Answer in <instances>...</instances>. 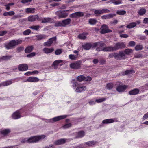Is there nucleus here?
<instances>
[{
	"instance_id": "f257e3e1",
	"label": "nucleus",
	"mask_w": 148,
	"mask_h": 148,
	"mask_svg": "<svg viewBox=\"0 0 148 148\" xmlns=\"http://www.w3.org/2000/svg\"><path fill=\"white\" fill-rule=\"evenodd\" d=\"M22 42V40L20 39L16 40H13L10 41L8 43H5L4 46L6 49H9L14 48L16 45L21 44Z\"/></svg>"
},
{
	"instance_id": "f03ea898",
	"label": "nucleus",
	"mask_w": 148,
	"mask_h": 148,
	"mask_svg": "<svg viewBox=\"0 0 148 148\" xmlns=\"http://www.w3.org/2000/svg\"><path fill=\"white\" fill-rule=\"evenodd\" d=\"M45 136L44 135L37 136L32 137L29 138H27V143H36L44 139Z\"/></svg>"
},
{
	"instance_id": "7ed1b4c3",
	"label": "nucleus",
	"mask_w": 148,
	"mask_h": 148,
	"mask_svg": "<svg viewBox=\"0 0 148 148\" xmlns=\"http://www.w3.org/2000/svg\"><path fill=\"white\" fill-rule=\"evenodd\" d=\"M73 86L74 88H76L75 90V92H76L80 93L85 91L86 89V86H80V84L77 82L74 83Z\"/></svg>"
},
{
	"instance_id": "20e7f679",
	"label": "nucleus",
	"mask_w": 148,
	"mask_h": 148,
	"mask_svg": "<svg viewBox=\"0 0 148 148\" xmlns=\"http://www.w3.org/2000/svg\"><path fill=\"white\" fill-rule=\"evenodd\" d=\"M84 15V13L83 12H78L72 13L70 15V18H77L83 17Z\"/></svg>"
},
{
	"instance_id": "39448f33",
	"label": "nucleus",
	"mask_w": 148,
	"mask_h": 148,
	"mask_svg": "<svg viewBox=\"0 0 148 148\" xmlns=\"http://www.w3.org/2000/svg\"><path fill=\"white\" fill-rule=\"evenodd\" d=\"M126 47L125 44L124 42H118L115 44L114 47V51L117 50L119 49H122L125 47Z\"/></svg>"
},
{
	"instance_id": "423d86ee",
	"label": "nucleus",
	"mask_w": 148,
	"mask_h": 148,
	"mask_svg": "<svg viewBox=\"0 0 148 148\" xmlns=\"http://www.w3.org/2000/svg\"><path fill=\"white\" fill-rule=\"evenodd\" d=\"M81 62L80 61H77L75 63L71 64L70 67L71 68L73 69H78L81 67Z\"/></svg>"
},
{
	"instance_id": "0eeeda50",
	"label": "nucleus",
	"mask_w": 148,
	"mask_h": 148,
	"mask_svg": "<svg viewBox=\"0 0 148 148\" xmlns=\"http://www.w3.org/2000/svg\"><path fill=\"white\" fill-rule=\"evenodd\" d=\"M55 14L58 16L59 19L66 18L68 15V14L65 12L64 11H58L56 12Z\"/></svg>"
},
{
	"instance_id": "6e6552de",
	"label": "nucleus",
	"mask_w": 148,
	"mask_h": 148,
	"mask_svg": "<svg viewBox=\"0 0 148 148\" xmlns=\"http://www.w3.org/2000/svg\"><path fill=\"white\" fill-rule=\"evenodd\" d=\"M125 58V54L123 51H120L119 53H116V59L121 60Z\"/></svg>"
},
{
	"instance_id": "1a4fd4ad",
	"label": "nucleus",
	"mask_w": 148,
	"mask_h": 148,
	"mask_svg": "<svg viewBox=\"0 0 148 148\" xmlns=\"http://www.w3.org/2000/svg\"><path fill=\"white\" fill-rule=\"evenodd\" d=\"M101 28H102V29L100 31V33L102 34L110 32H112L111 30L108 29V26L105 24L103 25Z\"/></svg>"
},
{
	"instance_id": "9d476101",
	"label": "nucleus",
	"mask_w": 148,
	"mask_h": 148,
	"mask_svg": "<svg viewBox=\"0 0 148 148\" xmlns=\"http://www.w3.org/2000/svg\"><path fill=\"white\" fill-rule=\"evenodd\" d=\"M67 116L66 115H63L56 117L51 119L50 120V122L52 123L55 122L60 120L64 119L66 118Z\"/></svg>"
},
{
	"instance_id": "9b49d317",
	"label": "nucleus",
	"mask_w": 148,
	"mask_h": 148,
	"mask_svg": "<svg viewBox=\"0 0 148 148\" xmlns=\"http://www.w3.org/2000/svg\"><path fill=\"white\" fill-rule=\"evenodd\" d=\"M39 17L38 15H31L28 18V20L30 22H34L37 20L39 21Z\"/></svg>"
},
{
	"instance_id": "f8f14e48",
	"label": "nucleus",
	"mask_w": 148,
	"mask_h": 148,
	"mask_svg": "<svg viewBox=\"0 0 148 148\" xmlns=\"http://www.w3.org/2000/svg\"><path fill=\"white\" fill-rule=\"evenodd\" d=\"M56 39V38L53 37L49 39L48 41L45 42L44 43V45L45 46H50L53 41H55Z\"/></svg>"
},
{
	"instance_id": "ddd939ff",
	"label": "nucleus",
	"mask_w": 148,
	"mask_h": 148,
	"mask_svg": "<svg viewBox=\"0 0 148 148\" xmlns=\"http://www.w3.org/2000/svg\"><path fill=\"white\" fill-rule=\"evenodd\" d=\"M28 69L27 65L25 64H20L18 66V69L20 71H25Z\"/></svg>"
},
{
	"instance_id": "4468645a",
	"label": "nucleus",
	"mask_w": 148,
	"mask_h": 148,
	"mask_svg": "<svg viewBox=\"0 0 148 148\" xmlns=\"http://www.w3.org/2000/svg\"><path fill=\"white\" fill-rule=\"evenodd\" d=\"M69 141V140L66 139H61L55 141L54 143L56 145H60L64 144L66 142Z\"/></svg>"
},
{
	"instance_id": "2eb2a0df",
	"label": "nucleus",
	"mask_w": 148,
	"mask_h": 148,
	"mask_svg": "<svg viewBox=\"0 0 148 148\" xmlns=\"http://www.w3.org/2000/svg\"><path fill=\"white\" fill-rule=\"evenodd\" d=\"M39 21H41V23H47L51 22L52 21V19L50 18H39Z\"/></svg>"
},
{
	"instance_id": "dca6fc26",
	"label": "nucleus",
	"mask_w": 148,
	"mask_h": 148,
	"mask_svg": "<svg viewBox=\"0 0 148 148\" xmlns=\"http://www.w3.org/2000/svg\"><path fill=\"white\" fill-rule=\"evenodd\" d=\"M127 88V86L126 85H119L116 88V90L118 92H124Z\"/></svg>"
},
{
	"instance_id": "f3484780",
	"label": "nucleus",
	"mask_w": 148,
	"mask_h": 148,
	"mask_svg": "<svg viewBox=\"0 0 148 148\" xmlns=\"http://www.w3.org/2000/svg\"><path fill=\"white\" fill-rule=\"evenodd\" d=\"M115 15H116L114 14H109L102 16L101 18L103 19H109L112 18Z\"/></svg>"
},
{
	"instance_id": "a211bd4d",
	"label": "nucleus",
	"mask_w": 148,
	"mask_h": 148,
	"mask_svg": "<svg viewBox=\"0 0 148 148\" xmlns=\"http://www.w3.org/2000/svg\"><path fill=\"white\" fill-rule=\"evenodd\" d=\"M39 81V79L37 77H29L25 81L30 82H36Z\"/></svg>"
},
{
	"instance_id": "6ab92c4d",
	"label": "nucleus",
	"mask_w": 148,
	"mask_h": 148,
	"mask_svg": "<svg viewBox=\"0 0 148 148\" xmlns=\"http://www.w3.org/2000/svg\"><path fill=\"white\" fill-rule=\"evenodd\" d=\"M139 90L137 88H135L129 92V94L130 95H135L138 94Z\"/></svg>"
},
{
	"instance_id": "aec40b11",
	"label": "nucleus",
	"mask_w": 148,
	"mask_h": 148,
	"mask_svg": "<svg viewBox=\"0 0 148 148\" xmlns=\"http://www.w3.org/2000/svg\"><path fill=\"white\" fill-rule=\"evenodd\" d=\"M71 20L70 18H67L62 20V24L63 27H66L67 25L70 24Z\"/></svg>"
},
{
	"instance_id": "412c9836",
	"label": "nucleus",
	"mask_w": 148,
	"mask_h": 148,
	"mask_svg": "<svg viewBox=\"0 0 148 148\" xmlns=\"http://www.w3.org/2000/svg\"><path fill=\"white\" fill-rule=\"evenodd\" d=\"M102 51H114V47L111 46L105 47L102 49Z\"/></svg>"
},
{
	"instance_id": "4be33fe9",
	"label": "nucleus",
	"mask_w": 148,
	"mask_h": 148,
	"mask_svg": "<svg viewBox=\"0 0 148 148\" xmlns=\"http://www.w3.org/2000/svg\"><path fill=\"white\" fill-rule=\"evenodd\" d=\"M12 117L13 119H16L20 118L21 116L20 113L18 111H16L14 112L12 115Z\"/></svg>"
},
{
	"instance_id": "5701e85b",
	"label": "nucleus",
	"mask_w": 148,
	"mask_h": 148,
	"mask_svg": "<svg viewBox=\"0 0 148 148\" xmlns=\"http://www.w3.org/2000/svg\"><path fill=\"white\" fill-rule=\"evenodd\" d=\"M54 49L53 48H44L42 50L46 54H48L53 52Z\"/></svg>"
},
{
	"instance_id": "b1692460",
	"label": "nucleus",
	"mask_w": 148,
	"mask_h": 148,
	"mask_svg": "<svg viewBox=\"0 0 148 148\" xmlns=\"http://www.w3.org/2000/svg\"><path fill=\"white\" fill-rule=\"evenodd\" d=\"M63 61L62 60H59L55 61L53 64V65L55 69H57L58 64L62 62Z\"/></svg>"
},
{
	"instance_id": "393cba45",
	"label": "nucleus",
	"mask_w": 148,
	"mask_h": 148,
	"mask_svg": "<svg viewBox=\"0 0 148 148\" xmlns=\"http://www.w3.org/2000/svg\"><path fill=\"white\" fill-rule=\"evenodd\" d=\"M82 47L85 50H89L91 47V43H86L82 45Z\"/></svg>"
},
{
	"instance_id": "a878e982",
	"label": "nucleus",
	"mask_w": 148,
	"mask_h": 148,
	"mask_svg": "<svg viewBox=\"0 0 148 148\" xmlns=\"http://www.w3.org/2000/svg\"><path fill=\"white\" fill-rule=\"evenodd\" d=\"M34 47L32 46H30L27 47L25 50V52L28 53L31 52L33 49Z\"/></svg>"
},
{
	"instance_id": "bb28decb",
	"label": "nucleus",
	"mask_w": 148,
	"mask_h": 148,
	"mask_svg": "<svg viewBox=\"0 0 148 148\" xmlns=\"http://www.w3.org/2000/svg\"><path fill=\"white\" fill-rule=\"evenodd\" d=\"M88 34L86 33H83L80 34L78 35V37L79 39L84 40L86 38V36Z\"/></svg>"
},
{
	"instance_id": "cd10ccee",
	"label": "nucleus",
	"mask_w": 148,
	"mask_h": 148,
	"mask_svg": "<svg viewBox=\"0 0 148 148\" xmlns=\"http://www.w3.org/2000/svg\"><path fill=\"white\" fill-rule=\"evenodd\" d=\"M136 26V22H132L130 23L129 25H128L126 26V27L129 28L131 29L133 28Z\"/></svg>"
},
{
	"instance_id": "c85d7f7f",
	"label": "nucleus",
	"mask_w": 148,
	"mask_h": 148,
	"mask_svg": "<svg viewBox=\"0 0 148 148\" xmlns=\"http://www.w3.org/2000/svg\"><path fill=\"white\" fill-rule=\"evenodd\" d=\"M37 39L38 40H41L46 38L47 36L44 34H39L36 36Z\"/></svg>"
},
{
	"instance_id": "c756f323",
	"label": "nucleus",
	"mask_w": 148,
	"mask_h": 148,
	"mask_svg": "<svg viewBox=\"0 0 148 148\" xmlns=\"http://www.w3.org/2000/svg\"><path fill=\"white\" fill-rule=\"evenodd\" d=\"M114 121L113 119H110L103 120L102 121V123L104 124H107L113 123Z\"/></svg>"
},
{
	"instance_id": "7c9ffc66",
	"label": "nucleus",
	"mask_w": 148,
	"mask_h": 148,
	"mask_svg": "<svg viewBox=\"0 0 148 148\" xmlns=\"http://www.w3.org/2000/svg\"><path fill=\"white\" fill-rule=\"evenodd\" d=\"M146 12V10L143 8H142L140 9L138 12V14L140 16H142L145 14Z\"/></svg>"
},
{
	"instance_id": "2f4dec72",
	"label": "nucleus",
	"mask_w": 148,
	"mask_h": 148,
	"mask_svg": "<svg viewBox=\"0 0 148 148\" xmlns=\"http://www.w3.org/2000/svg\"><path fill=\"white\" fill-rule=\"evenodd\" d=\"M15 14V12L13 11H11L10 12H4L3 14V15L4 16H11L14 15Z\"/></svg>"
},
{
	"instance_id": "473e14b6",
	"label": "nucleus",
	"mask_w": 148,
	"mask_h": 148,
	"mask_svg": "<svg viewBox=\"0 0 148 148\" xmlns=\"http://www.w3.org/2000/svg\"><path fill=\"white\" fill-rule=\"evenodd\" d=\"M35 8H29L26 9V12L27 13H34L35 12Z\"/></svg>"
},
{
	"instance_id": "72a5a7b5",
	"label": "nucleus",
	"mask_w": 148,
	"mask_h": 148,
	"mask_svg": "<svg viewBox=\"0 0 148 148\" xmlns=\"http://www.w3.org/2000/svg\"><path fill=\"white\" fill-rule=\"evenodd\" d=\"M97 143V142L95 141H91L86 142L85 143L88 145V146H91L94 145Z\"/></svg>"
},
{
	"instance_id": "f704fd0d",
	"label": "nucleus",
	"mask_w": 148,
	"mask_h": 148,
	"mask_svg": "<svg viewBox=\"0 0 148 148\" xmlns=\"http://www.w3.org/2000/svg\"><path fill=\"white\" fill-rule=\"evenodd\" d=\"M12 83L11 80H9L2 83L3 86H6L9 85Z\"/></svg>"
},
{
	"instance_id": "c9c22d12",
	"label": "nucleus",
	"mask_w": 148,
	"mask_h": 148,
	"mask_svg": "<svg viewBox=\"0 0 148 148\" xmlns=\"http://www.w3.org/2000/svg\"><path fill=\"white\" fill-rule=\"evenodd\" d=\"M12 57L11 56H5L0 58L1 60H8Z\"/></svg>"
},
{
	"instance_id": "e433bc0d",
	"label": "nucleus",
	"mask_w": 148,
	"mask_h": 148,
	"mask_svg": "<svg viewBox=\"0 0 148 148\" xmlns=\"http://www.w3.org/2000/svg\"><path fill=\"white\" fill-rule=\"evenodd\" d=\"M40 26L39 25H33L29 27V28L33 30L38 31L40 29Z\"/></svg>"
},
{
	"instance_id": "4c0bfd02",
	"label": "nucleus",
	"mask_w": 148,
	"mask_h": 148,
	"mask_svg": "<svg viewBox=\"0 0 148 148\" xmlns=\"http://www.w3.org/2000/svg\"><path fill=\"white\" fill-rule=\"evenodd\" d=\"M54 26L56 27H63L62 21H59L56 22L55 23Z\"/></svg>"
},
{
	"instance_id": "58836bf2",
	"label": "nucleus",
	"mask_w": 148,
	"mask_h": 148,
	"mask_svg": "<svg viewBox=\"0 0 148 148\" xmlns=\"http://www.w3.org/2000/svg\"><path fill=\"white\" fill-rule=\"evenodd\" d=\"M133 52L132 50L131 49H125L124 52V53L126 54L129 55L131 53H132Z\"/></svg>"
},
{
	"instance_id": "ea45409f",
	"label": "nucleus",
	"mask_w": 148,
	"mask_h": 148,
	"mask_svg": "<svg viewBox=\"0 0 148 148\" xmlns=\"http://www.w3.org/2000/svg\"><path fill=\"white\" fill-rule=\"evenodd\" d=\"M97 21L95 19H90L89 20V23L91 25L96 24Z\"/></svg>"
},
{
	"instance_id": "a19ab883",
	"label": "nucleus",
	"mask_w": 148,
	"mask_h": 148,
	"mask_svg": "<svg viewBox=\"0 0 148 148\" xmlns=\"http://www.w3.org/2000/svg\"><path fill=\"white\" fill-rule=\"evenodd\" d=\"M69 58L72 60H76L77 57V56L72 54L69 55Z\"/></svg>"
},
{
	"instance_id": "79ce46f5",
	"label": "nucleus",
	"mask_w": 148,
	"mask_h": 148,
	"mask_svg": "<svg viewBox=\"0 0 148 148\" xmlns=\"http://www.w3.org/2000/svg\"><path fill=\"white\" fill-rule=\"evenodd\" d=\"M10 132V130L9 129H6L1 132V133L4 135H5Z\"/></svg>"
},
{
	"instance_id": "37998d69",
	"label": "nucleus",
	"mask_w": 148,
	"mask_h": 148,
	"mask_svg": "<svg viewBox=\"0 0 148 148\" xmlns=\"http://www.w3.org/2000/svg\"><path fill=\"white\" fill-rule=\"evenodd\" d=\"M76 79L79 82H81L84 80V76L83 75H80L78 76L77 77Z\"/></svg>"
},
{
	"instance_id": "c03bdc74",
	"label": "nucleus",
	"mask_w": 148,
	"mask_h": 148,
	"mask_svg": "<svg viewBox=\"0 0 148 148\" xmlns=\"http://www.w3.org/2000/svg\"><path fill=\"white\" fill-rule=\"evenodd\" d=\"M113 83H108L107 84L106 87L107 89L110 90L113 87Z\"/></svg>"
},
{
	"instance_id": "a18cd8bd",
	"label": "nucleus",
	"mask_w": 148,
	"mask_h": 148,
	"mask_svg": "<svg viewBox=\"0 0 148 148\" xmlns=\"http://www.w3.org/2000/svg\"><path fill=\"white\" fill-rule=\"evenodd\" d=\"M126 13V12L125 10H118L116 12V13L119 15H123Z\"/></svg>"
},
{
	"instance_id": "49530a36",
	"label": "nucleus",
	"mask_w": 148,
	"mask_h": 148,
	"mask_svg": "<svg viewBox=\"0 0 148 148\" xmlns=\"http://www.w3.org/2000/svg\"><path fill=\"white\" fill-rule=\"evenodd\" d=\"M132 73H134L135 72L133 70H126L124 74H123V75H127L128 74H131Z\"/></svg>"
},
{
	"instance_id": "de8ad7c7",
	"label": "nucleus",
	"mask_w": 148,
	"mask_h": 148,
	"mask_svg": "<svg viewBox=\"0 0 148 148\" xmlns=\"http://www.w3.org/2000/svg\"><path fill=\"white\" fill-rule=\"evenodd\" d=\"M143 48V46L141 45H137L135 47V49L136 51L141 50Z\"/></svg>"
},
{
	"instance_id": "09e8293b",
	"label": "nucleus",
	"mask_w": 148,
	"mask_h": 148,
	"mask_svg": "<svg viewBox=\"0 0 148 148\" xmlns=\"http://www.w3.org/2000/svg\"><path fill=\"white\" fill-rule=\"evenodd\" d=\"M94 14L96 16L99 15L100 14H102L101 10H95L94 11Z\"/></svg>"
},
{
	"instance_id": "8fccbe9b",
	"label": "nucleus",
	"mask_w": 148,
	"mask_h": 148,
	"mask_svg": "<svg viewBox=\"0 0 148 148\" xmlns=\"http://www.w3.org/2000/svg\"><path fill=\"white\" fill-rule=\"evenodd\" d=\"M84 135V132L83 131H80L78 134L77 137H82Z\"/></svg>"
},
{
	"instance_id": "3c124183",
	"label": "nucleus",
	"mask_w": 148,
	"mask_h": 148,
	"mask_svg": "<svg viewBox=\"0 0 148 148\" xmlns=\"http://www.w3.org/2000/svg\"><path fill=\"white\" fill-rule=\"evenodd\" d=\"M112 3L115 5H117L121 4L122 2V0H118L117 1H112Z\"/></svg>"
},
{
	"instance_id": "603ef678",
	"label": "nucleus",
	"mask_w": 148,
	"mask_h": 148,
	"mask_svg": "<svg viewBox=\"0 0 148 148\" xmlns=\"http://www.w3.org/2000/svg\"><path fill=\"white\" fill-rule=\"evenodd\" d=\"M31 31L29 29H28L25 30L23 32V34L24 35H29L31 33Z\"/></svg>"
},
{
	"instance_id": "864d4df0",
	"label": "nucleus",
	"mask_w": 148,
	"mask_h": 148,
	"mask_svg": "<svg viewBox=\"0 0 148 148\" xmlns=\"http://www.w3.org/2000/svg\"><path fill=\"white\" fill-rule=\"evenodd\" d=\"M36 55V53L35 52H33L27 55L26 57L28 58H32L34 56H35Z\"/></svg>"
},
{
	"instance_id": "5fc2aeb1",
	"label": "nucleus",
	"mask_w": 148,
	"mask_h": 148,
	"mask_svg": "<svg viewBox=\"0 0 148 148\" xmlns=\"http://www.w3.org/2000/svg\"><path fill=\"white\" fill-rule=\"evenodd\" d=\"M106 99V98H101L98 99H96L95 100V101L97 103H101L104 101Z\"/></svg>"
},
{
	"instance_id": "6e6d98bb",
	"label": "nucleus",
	"mask_w": 148,
	"mask_h": 148,
	"mask_svg": "<svg viewBox=\"0 0 148 148\" xmlns=\"http://www.w3.org/2000/svg\"><path fill=\"white\" fill-rule=\"evenodd\" d=\"M71 123H69L66 124L65 125H64V126H63L62 127L64 128L67 129L71 127Z\"/></svg>"
},
{
	"instance_id": "4d7b16f0",
	"label": "nucleus",
	"mask_w": 148,
	"mask_h": 148,
	"mask_svg": "<svg viewBox=\"0 0 148 148\" xmlns=\"http://www.w3.org/2000/svg\"><path fill=\"white\" fill-rule=\"evenodd\" d=\"M92 80V78L90 76H87L85 77L84 80L86 81H90Z\"/></svg>"
},
{
	"instance_id": "13d9d810",
	"label": "nucleus",
	"mask_w": 148,
	"mask_h": 148,
	"mask_svg": "<svg viewBox=\"0 0 148 148\" xmlns=\"http://www.w3.org/2000/svg\"><path fill=\"white\" fill-rule=\"evenodd\" d=\"M62 53V50L61 49L56 50L55 52V54L56 55L60 54Z\"/></svg>"
},
{
	"instance_id": "bf43d9fd",
	"label": "nucleus",
	"mask_w": 148,
	"mask_h": 148,
	"mask_svg": "<svg viewBox=\"0 0 148 148\" xmlns=\"http://www.w3.org/2000/svg\"><path fill=\"white\" fill-rule=\"evenodd\" d=\"M136 45V43L134 41H131L129 42V45L130 47H133L134 46Z\"/></svg>"
},
{
	"instance_id": "052dcab7",
	"label": "nucleus",
	"mask_w": 148,
	"mask_h": 148,
	"mask_svg": "<svg viewBox=\"0 0 148 148\" xmlns=\"http://www.w3.org/2000/svg\"><path fill=\"white\" fill-rule=\"evenodd\" d=\"M116 53H110L109 55V58H113L114 57L116 59Z\"/></svg>"
},
{
	"instance_id": "680f3d73",
	"label": "nucleus",
	"mask_w": 148,
	"mask_h": 148,
	"mask_svg": "<svg viewBox=\"0 0 148 148\" xmlns=\"http://www.w3.org/2000/svg\"><path fill=\"white\" fill-rule=\"evenodd\" d=\"M22 16L21 15H16L15 16H13L12 18V19L13 20H15L17 18H19L21 17Z\"/></svg>"
},
{
	"instance_id": "e2e57ef3",
	"label": "nucleus",
	"mask_w": 148,
	"mask_h": 148,
	"mask_svg": "<svg viewBox=\"0 0 148 148\" xmlns=\"http://www.w3.org/2000/svg\"><path fill=\"white\" fill-rule=\"evenodd\" d=\"M102 13L103 14L104 13H108L110 12V11L108 9H102L101 10Z\"/></svg>"
},
{
	"instance_id": "0e129e2a",
	"label": "nucleus",
	"mask_w": 148,
	"mask_h": 148,
	"mask_svg": "<svg viewBox=\"0 0 148 148\" xmlns=\"http://www.w3.org/2000/svg\"><path fill=\"white\" fill-rule=\"evenodd\" d=\"M7 32L6 31H0V36H3Z\"/></svg>"
},
{
	"instance_id": "69168bd1",
	"label": "nucleus",
	"mask_w": 148,
	"mask_h": 148,
	"mask_svg": "<svg viewBox=\"0 0 148 148\" xmlns=\"http://www.w3.org/2000/svg\"><path fill=\"white\" fill-rule=\"evenodd\" d=\"M98 46V42H96L92 44H91V47L95 48Z\"/></svg>"
},
{
	"instance_id": "338daca9",
	"label": "nucleus",
	"mask_w": 148,
	"mask_h": 148,
	"mask_svg": "<svg viewBox=\"0 0 148 148\" xmlns=\"http://www.w3.org/2000/svg\"><path fill=\"white\" fill-rule=\"evenodd\" d=\"M120 36L121 38H127L129 37V36L126 34H121Z\"/></svg>"
},
{
	"instance_id": "774afa93",
	"label": "nucleus",
	"mask_w": 148,
	"mask_h": 148,
	"mask_svg": "<svg viewBox=\"0 0 148 148\" xmlns=\"http://www.w3.org/2000/svg\"><path fill=\"white\" fill-rule=\"evenodd\" d=\"M118 22V21L117 20L115 19L113 21L110 22V23L111 24H116Z\"/></svg>"
}]
</instances>
